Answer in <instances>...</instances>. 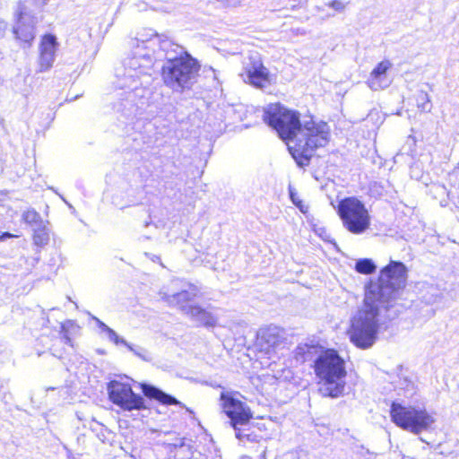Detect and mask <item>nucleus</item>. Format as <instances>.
I'll return each mask as SVG.
<instances>
[{
  "mask_svg": "<svg viewBox=\"0 0 459 459\" xmlns=\"http://www.w3.org/2000/svg\"><path fill=\"white\" fill-rule=\"evenodd\" d=\"M63 339H64V342H65L66 344H72V343H71V342H72V340H71V338H70V336L68 335V333H65L63 334Z\"/></svg>",
  "mask_w": 459,
  "mask_h": 459,
  "instance_id": "obj_36",
  "label": "nucleus"
},
{
  "mask_svg": "<svg viewBox=\"0 0 459 459\" xmlns=\"http://www.w3.org/2000/svg\"><path fill=\"white\" fill-rule=\"evenodd\" d=\"M182 312L198 325L212 326L215 324L213 316L199 306H182Z\"/></svg>",
  "mask_w": 459,
  "mask_h": 459,
  "instance_id": "obj_16",
  "label": "nucleus"
},
{
  "mask_svg": "<svg viewBox=\"0 0 459 459\" xmlns=\"http://www.w3.org/2000/svg\"><path fill=\"white\" fill-rule=\"evenodd\" d=\"M7 29V23L0 18V39L4 37V32Z\"/></svg>",
  "mask_w": 459,
  "mask_h": 459,
  "instance_id": "obj_34",
  "label": "nucleus"
},
{
  "mask_svg": "<svg viewBox=\"0 0 459 459\" xmlns=\"http://www.w3.org/2000/svg\"><path fill=\"white\" fill-rule=\"evenodd\" d=\"M169 62L162 65L161 76L164 84L176 92L189 90L195 83L200 65L189 53L178 58L169 54Z\"/></svg>",
  "mask_w": 459,
  "mask_h": 459,
  "instance_id": "obj_4",
  "label": "nucleus"
},
{
  "mask_svg": "<svg viewBox=\"0 0 459 459\" xmlns=\"http://www.w3.org/2000/svg\"><path fill=\"white\" fill-rule=\"evenodd\" d=\"M327 5L338 13H342L346 8V4L339 0L332 1Z\"/></svg>",
  "mask_w": 459,
  "mask_h": 459,
  "instance_id": "obj_32",
  "label": "nucleus"
},
{
  "mask_svg": "<svg viewBox=\"0 0 459 459\" xmlns=\"http://www.w3.org/2000/svg\"><path fill=\"white\" fill-rule=\"evenodd\" d=\"M429 103L430 99L428 93L420 92L418 98V107L423 111H429L431 107Z\"/></svg>",
  "mask_w": 459,
  "mask_h": 459,
  "instance_id": "obj_28",
  "label": "nucleus"
},
{
  "mask_svg": "<svg viewBox=\"0 0 459 459\" xmlns=\"http://www.w3.org/2000/svg\"><path fill=\"white\" fill-rule=\"evenodd\" d=\"M22 220L30 224L32 228L35 226L42 225L45 221L41 218L40 214L34 209L28 210L22 213Z\"/></svg>",
  "mask_w": 459,
  "mask_h": 459,
  "instance_id": "obj_25",
  "label": "nucleus"
},
{
  "mask_svg": "<svg viewBox=\"0 0 459 459\" xmlns=\"http://www.w3.org/2000/svg\"><path fill=\"white\" fill-rule=\"evenodd\" d=\"M390 413L392 420L398 427L414 434L432 429L436 422L435 414L426 409L403 406L397 403H393Z\"/></svg>",
  "mask_w": 459,
  "mask_h": 459,
  "instance_id": "obj_6",
  "label": "nucleus"
},
{
  "mask_svg": "<svg viewBox=\"0 0 459 459\" xmlns=\"http://www.w3.org/2000/svg\"><path fill=\"white\" fill-rule=\"evenodd\" d=\"M289 194L293 204L297 206L302 213H307L308 211V206L302 202L298 192L290 185L289 186Z\"/></svg>",
  "mask_w": 459,
  "mask_h": 459,
  "instance_id": "obj_27",
  "label": "nucleus"
},
{
  "mask_svg": "<svg viewBox=\"0 0 459 459\" xmlns=\"http://www.w3.org/2000/svg\"><path fill=\"white\" fill-rule=\"evenodd\" d=\"M314 370L318 378L319 392L324 396L339 397L345 387V361L333 349L323 351L315 360Z\"/></svg>",
  "mask_w": 459,
  "mask_h": 459,
  "instance_id": "obj_3",
  "label": "nucleus"
},
{
  "mask_svg": "<svg viewBox=\"0 0 459 459\" xmlns=\"http://www.w3.org/2000/svg\"><path fill=\"white\" fill-rule=\"evenodd\" d=\"M245 72L246 77L244 81L256 88H265L269 86L273 80V75L263 65L257 53L248 56V63L245 65Z\"/></svg>",
  "mask_w": 459,
  "mask_h": 459,
  "instance_id": "obj_9",
  "label": "nucleus"
},
{
  "mask_svg": "<svg viewBox=\"0 0 459 459\" xmlns=\"http://www.w3.org/2000/svg\"><path fill=\"white\" fill-rule=\"evenodd\" d=\"M91 318L96 322L98 327L101 330V332L107 333L108 338L110 342H114L116 345H119V342H122V337H120L112 328L108 326L98 317L91 316Z\"/></svg>",
  "mask_w": 459,
  "mask_h": 459,
  "instance_id": "obj_23",
  "label": "nucleus"
},
{
  "mask_svg": "<svg viewBox=\"0 0 459 459\" xmlns=\"http://www.w3.org/2000/svg\"><path fill=\"white\" fill-rule=\"evenodd\" d=\"M291 371L288 368H285L281 371V373H275L273 377L276 378V379H281V380H284V381H287L289 379L291 378Z\"/></svg>",
  "mask_w": 459,
  "mask_h": 459,
  "instance_id": "obj_33",
  "label": "nucleus"
},
{
  "mask_svg": "<svg viewBox=\"0 0 459 459\" xmlns=\"http://www.w3.org/2000/svg\"><path fill=\"white\" fill-rule=\"evenodd\" d=\"M222 412L230 418V393L222 391L221 393Z\"/></svg>",
  "mask_w": 459,
  "mask_h": 459,
  "instance_id": "obj_29",
  "label": "nucleus"
},
{
  "mask_svg": "<svg viewBox=\"0 0 459 459\" xmlns=\"http://www.w3.org/2000/svg\"><path fill=\"white\" fill-rule=\"evenodd\" d=\"M399 391H403L405 396H410L413 394L414 385L412 382L404 379L402 385L398 387Z\"/></svg>",
  "mask_w": 459,
  "mask_h": 459,
  "instance_id": "obj_31",
  "label": "nucleus"
},
{
  "mask_svg": "<svg viewBox=\"0 0 459 459\" xmlns=\"http://www.w3.org/2000/svg\"><path fill=\"white\" fill-rule=\"evenodd\" d=\"M240 459H251V458L248 456H242Z\"/></svg>",
  "mask_w": 459,
  "mask_h": 459,
  "instance_id": "obj_38",
  "label": "nucleus"
},
{
  "mask_svg": "<svg viewBox=\"0 0 459 459\" xmlns=\"http://www.w3.org/2000/svg\"><path fill=\"white\" fill-rule=\"evenodd\" d=\"M33 234V242L38 247H44L49 241V230L47 228V221L42 222L40 226H35L32 228Z\"/></svg>",
  "mask_w": 459,
  "mask_h": 459,
  "instance_id": "obj_22",
  "label": "nucleus"
},
{
  "mask_svg": "<svg viewBox=\"0 0 459 459\" xmlns=\"http://www.w3.org/2000/svg\"><path fill=\"white\" fill-rule=\"evenodd\" d=\"M393 65L389 60H383L378 63L371 71L367 80V85L372 91H382L388 88L392 83V79L388 75V71Z\"/></svg>",
  "mask_w": 459,
  "mask_h": 459,
  "instance_id": "obj_15",
  "label": "nucleus"
},
{
  "mask_svg": "<svg viewBox=\"0 0 459 459\" xmlns=\"http://www.w3.org/2000/svg\"><path fill=\"white\" fill-rule=\"evenodd\" d=\"M109 400L124 411H141L146 409L144 398L135 394L130 384L110 381L107 387Z\"/></svg>",
  "mask_w": 459,
  "mask_h": 459,
  "instance_id": "obj_8",
  "label": "nucleus"
},
{
  "mask_svg": "<svg viewBox=\"0 0 459 459\" xmlns=\"http://www.w3.org/2000/svg\"><path fill=\"white\" fill-rule=\"evenodd\" d=\"M233 112L236 119L242 121L247 117V108L243 104H236Z\"/></svg>",
  "mask_w": 459,
  "mask_h": 459,
  "instance_id": "obj_30",
  "label": "nucleus"
},
{
  "mask_svg": "<svg viewBox=\"0 0 459 459\" xmlns=\"http://www.w3.org/2000/svg\"><path fill=\"white\" fill-rule=\"evenodd\" d=\"M263 119L282 141L292 142L302 133L300 113L280 103L267 105L264 109Z\"/></svg>",
  "mask_w": 459,
  "mask_h": 459,
  "instance_id": "obj_5",
  "label": "nucleus"
},
{
  "mask_svg": "<svg viewBox=\"0 0 459 459\" xmlns=\"http://www.w3.org/2000/svg\"><path fill=\"white\" fill-rule=\"evenodd\" d=\"M252 414L248 407H247L242 402L238 401L233 396H231V426H233L235 430L236 437L244 445L246 441H255V437H251L248 429H241L240 426H246L249 420L251 419Z\"/></svg>",
  "mask_w": 459,
  "mask_h": 459,
  "instance_id": "obj_11",
  "label": "nucleus"
},
{
  "mask_svg": "<svg viewBox=\"0 0 459 459\" xmlns=\"http://www.w3.org/2000/svg\"><path fill=\"white\" fill-rule=\"evenodd\" d=\"M37 1L42 4H46L49 0H37Z\"/></svg>",
  "mask_w": 459,
  "mask_h": 459,
  "instance_id": "obj_37",
  "label": "nucleus"
},
{
  "mask_svg": "<svg viewBox=\"0 0 459 459\" xmlns=\"http://www.w3.org/2000/svg\"><path fill=\"white\" fill-rule=\"evenodd\" d=\"M231 332L235 334V342L238 347L246 345V333L248 332V326L245 324H236Z\"/></svg>",
  "mask_w": 459,
  "mask_h": 459,
  "instance_id": "obj_24",
  "label": "nucleus"
},
{
  "mask_svg": "<svg viewBox=\"0 0 459 459\" xmlns=\"http://www.w3.org/2000/svg\"><path fill=\"white\" fill-rule=\"evenodd\" d=\"M407 280V266L391 260L380 270L378 281L368 284L363 302L351 315L347 329V336L355 347L368 350L376 343L382 325L381 311L405 288Z\"/></svg>",
  "mask_w": 459,
  "mask_h": 459,
  "instance_id": "obj_2",
  "label": "nucleus"
},
{
  "mask_svg": "<svg viewBox=\"0 0 459 459\" xmlns=\"http://www.w3.org/2000/svg\"><path fill=\"white\" fill-rule=\"evenodd\" d=\"M377 266L371 259H359L355 264V270L362 274H370L375 272Z\"/></svg>",
  "mask_w": 459,
  "mask_h": 459,
  "instance_id": "obj_26",
  "label": "nucleus"
},
{
  "mask_svg": "<svg viewBox=\"0 0 459 459\" xmlns=\"http://www.w3.org/2000/svg\"><path fill=\"white\" fill-rule=\"evenodd\" d=\"M16 25L13 33L24 43H30L35 38V18L27 12V8L19 3L16 10Z\"/></svg>",
  "mask_w": 459,
  "mask_h": 459,
  "instance_id": "obj_12",
  "label": "nucleus"
},
{
  "mask_svg": "<svg viewBox=\"0 0 459 459\" xmlns=\"http://www.w3.org/2000/svg\"><path fill=\"white\" fill-rule=\"evenodd\" d=\"M12 238H13V235L10 232H3L2 234H0V241H4Z\"/></svg>",
  "mask_w": 459,
  "mask_h": 459,
  "instance_id": "obj_35",
  "label": "nucleus"
},
{
  "mask_svg": "<svg viewBox=\"0 0 459 459\" xmlns=\"http://www.w3.org/2000/svg\"><path fill=\"white\" fill-rule=\"evenodd\" d=\"M182 312L198 325L212 326L215 324L213 316L199 306H182Z\"/></svg>",
  "mask_w": 459,
  "mask_h": 459,
  "instance_id": "obj_17",
  "label": "nucleus"
},
{
  "mask_svg": "<svg viewBox=\"0 0 459 459\" xmlns=\"http://www.w3.org/2000/svg\"><path fill=\"white\" fill-rule=\"evenodd\" d=\"M317 145H288L290 154L299 167L307 166Z\"/></svg>",
  "mask_w": 459,
  "mask_h": 459,
  "instance_id": "obj_19",
  "label": "nucleus"
},
{
  "mask_svg": "<svg viewBox=\"0 0 459 459\" xmlns=\"http://www.w3.org/2000/svg\"><path fill=\"white\" fill-rule=\"evenodd\" d=\"M301 135L312 143L331 141V129L327 123L313 118L303 121Z\"/></svg>",
  "mask_w": 459,
  "mask_h": 459,
  "instance_id": "obj_14",
  "label": "nucleus"
},
{
  "mask_svg": "<svg viewBox=\"0 0 459 459\" xmlns=\"http://www.w3.org/2000/svg\"><path fill=\"white\" fill-rule=\"evenodd\" d=\"M169 54L178 58L187 52L182 46L157 33L149 38L142 35L132 40V51L126 60L124 73L117 74L116 86L121 92L117 94L120 100L114 105L116 111L127 121L135 118L149 99V85L152 80L151 70L154 63L163 59L169 62Z\"/></svg>",
  "mask_w": 459,
  "mask_h": 459,
  "instance_id": "obj_1",
  "label": "nucleus"
},
{
  "mask_svg": "<svg viewBox=\"0 0 459 459\" xmlns=\"http://www.w3.org/2000/svg\"><path fill=\"white\" fill-rule=\"evenodd\" d=\"M161 299L168 302L170 306L178 307L182 311V306H192L187 302L190 301L195 293L190 290H183L179 292L169 294L166 292H160Z\"/></svg>",
  "mask_w": 459,
  "mask_h": 459,
  "instance_id": "obj_20",
  "label": "nucleus"
},
{
  "mask_svg": "<svg viewBox=\"0 0 459 459\" xmlns=\"http://www.w3.org/2000/svg\"><path fill=\"white\" fill-rule=\"evenodd\" d=\"M343 227L352 234H362L371 224V217L365 204L351 196L341 200L337 207Z\"/></svg>",
  "mask_w": 459,
  "mask_h": 459,
  "instance_id": "obj_7",
  "label": "nucleus"
},
{
  "mask_svg": "<svg viewBox=\"0 0 459 459\" xmlns=\"http://www.w3.org/2000/svg\"><path fill=\"white\" fill-rule=\"evenodd\" d=\"M119 344H122L125 347H126L128 351H130L134 356H136L143 361L152 362L154 359L152 353L149 350L140 345L130 343L123 337L122 342H119Z\"/></svg>",
  "mask_w": 459,
  "mask_h": 459,
  "instance_id": "obj_21",
  "label": "nucleus"
},
{
  "mask_svg": "<svg viewBox=\"0 0 459 459\" xmlns=\"http://www.w3.org/2000/svg\"><path fill=\"white\" fill-rule=\"evenodd\" d=\"M140 387L143 395L149 399H154L165 405L180 404V402L174 396L163 392L152 385L141 383Z\"/></svg>",
  "mask_w": 459,
  "mask_h": 459,
  "instance_id": "obj_18",
  "label": "nucleus"
},
{
  "mask_svg": "<svg viewBox=\"0 0 459 459\" xmlns=\"http://www.w3.org/2000/svg\"><path fill=\"white\" fill-rule=\"evenodd\" d=\"M281 344V330L274 325L261 328L257 333L255 347L259 358L267 355L272 359L277 348Z\"/></svg>",
  "mask_w": 459,
  "mask_h": 459,
  "instance_id": "obj_10",
  "label": "nucleus"
},
{
  "mask_svg": "<svg viewBox=\"0 0 459 459\" xmlns=\"http://www.w3.org/2000/svg\"><path fill=\"white\" fill-rule=\"evenodd\" d=\"M58 45L57 39L54 34L49 33L42 37L39 48V72H46L53 66Z\"/></svg>",
  "mask_w": 459,
  "mask_h": 459,
  "instance_id": "obj_13",
  "label": "nucleus"
},
{
  "mask_svg": "<svg viewBox=\"0 0 459 459\" xmlns=\"http://www.w3.org/2000/svg\"><path fill=\"white\" fill-rule=\"evenodd\" d=\"M78 98V96H74V100H76ZM71 100H73V99H71Z\"/></svg>",
  "mask_w": 459,
  "mask_h": 459,
  "instance_id": "obj_39",
  "label": "nucleus"
}]
</instances>
